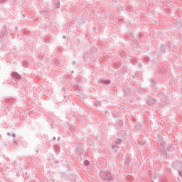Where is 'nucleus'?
<instances>
[{"mask_svg": "<svg viewBox=\"0 0 182 182\" xmlns=\"http://www.w3.org/2000/svg\"><path fill=\"white\" fill-rule=\"evenodd\" d=\"M101 176L103 180H107V181H112L113 178L112 177V173H110V171H105L102 172Z\"/></svg>", "mask_w": 182, "mask_h": 182, "instance_id": "obj_1", "label": "nucleus"}, {"mask_svg": "<svg viewBox=\"0 0 182 182\" xmlns=\"http://www.w3.org/2000/svg\"><path fill=\"white\" fill-rule=\"evenodd\" d=\"M85 166H89V161H85L84 162Z\"/></svg>", "mask_w": 182, "mask_h": 182, "instance_id": "obj_2", "label": "nucleus"}]
</instances>
